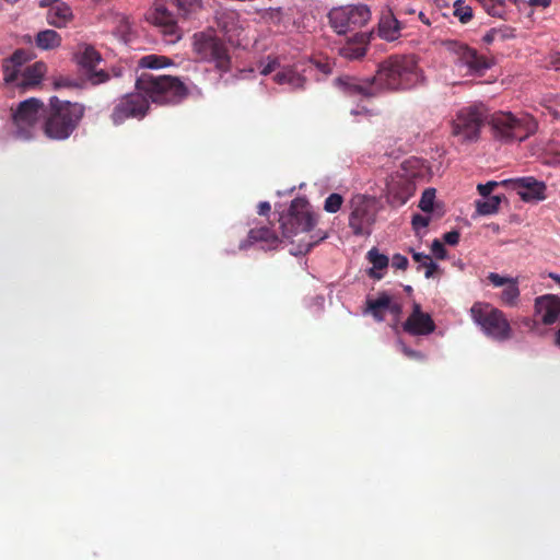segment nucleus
I'll use <instances>...</instances> for the list:
<instances>
[{"instance_id": "obj_1", "label": "nucleus", "mask_w": 560, "mask_h": 560, "mask_svg": "<svg viewBox=\"0 0 560 560\" xmlns=\"http://www.w3.org/2000/svg\"><path fill=\"white\" fill-rule=\"evenodd\" d=\"M85 114V106L78 102L50 96L45 107L42 124L44 135L56 141H63L77 130Z\"/></svg>"}, {"instance_id": "obj_2", "label": "nucleus", "mask_w": 560, "mask_h": 560, "mask_svg": "<svg viewBox=\"0 0 560 560\" xmlns=\"http://www.w3.org/2000/svg\"><path fill=\"white\" fill-rule=\"evenodd\" d=\"M381 93L409 90L424 81L413 56L394 55L382 61L375 72Z\"/></svg>"}, {"instance_id": "obj_3", "label": "nucleus", "mask_w": 560, "mask_h": 560, "mask_svg": "<svg viewBox=\"0 0 560 560\" xmlns=\"http://www.w3.org/2000/svg\"><path fill=\"white\" fill-rule=\"evenodd\" d=\"M135 89L145 94L150 104L176 106L190 94L189 86L179 77L142 72L135 82Z\"/></svg>"}, {"instance_id": "obj_4", "label": "nucleus", "mask_w": 560, "mask_h": 560, "mask_svg": "<svg viewBox=\"0 0 560 560\" xmlns=\"http://www.w3.org/2000/svg\"><path fill=\"white\" fill-rule=\"evenodd\" d=\"M282 242L290 241L301 234L313 233L317 224V215L312 211L307 199L294 198L288 211L279 217Z\"/></svg>"}, {"instance_id": "obj_5", "label": "nucleus", "mask_w": 560, "mask_h": 560, "mask_svg": "<svg viewBox=\"0 0 560 560\" xmlns=\"http://www.w3.org/2000/svg\"><path fill=\"white\" fill-rule=\"evenodd\" d=\"M493 137L501 141H524L538 128L537 121L529 115L515 117L511 113H497L490 119Z\"/></svg>"}, {"instance_id": "obj_6", "label": "nucleus", "mask_w": 560, "mask_h": 560, "mask_svg": "<svg viewBox=\"0 0 560 560\" xmlns=\"http://www.w3.org/2000/svg\"><path fill=\"white\" fill-rule=\"evenodd\" d=\"M472 320L488 337L505 341L512 338V328L504 313L486 302H476L470 307Z\"/></svg>"}, {"instance_id": "obj_7", "label": "nucleus", "mask_w": 560, "mask_h": 560, "mask_svg": "<svg viewBox=\"0 0 560 560\" xmlns=\"http://www.w3.org/2000/svg\"><path fill=\"white\" fill-rule=\"evenodd\" d=\"M45 107L43 101L36 97L19 103L12 115L15 138L30 140L36 135L40 118L45 117Z\"/></svg>"}, {"instance_id": "obj_8", "label": "nucleus", "mask_w": 560, "mask_h": 560, "mask_svg": "<svg viewBox=\"0 0 560 560\" xmlns=\"http://www.w3.org/2000/svg\"><path fill=\"white\" fill-rule=\"evenodd\" d=\"M351 208L349 228L352 233L369 235L381 209L380 201L375 197L357 195L351 199Z\"/></svg>"}, {"instance_id": "obj_9", "label": "nucleus", "mask_w": 560, "mask_h": 560, "mask_svg": "<svg viewBox=\"0 0 560 560\" xmlns=\"http://www.w3.org/2000/svg\"><path fill=\"white\" fill-rule=\"evenodd\" d=\"M151 105L145 94L135 91L122 95L115 104L110 119L114 125H120L127 119H143L150 112Z\"/></svg>"}, {"instance_id": "obj_10", "label": "nucleus", "mask_w": 560, "mask_h": 560, "mask_svg": "<svg viewBox=\"0 0 560 560\" xmlns=\"http://www.w3.org/2000/svg\"><path fill=\"white\" fill-rule=\"evenodd\" d=\"M328 18L336 33L343 35L365 25L371 18V12L365 4L346 5L332 9Z\"/></svg>"}, {"instance_id": "obj_11", "label": "nucleus", "mask_w": 560, "mask_h": 560, "mask_svg": "<svg viewBox=\"0 0 560 560\" xmlns=\"http://www.w3.org/2000/svg\"><path fill=\"white\" fill-rule=\"evenodd\" d=\"M486 119L483 105L462 108L453 120L452 133L462 137L463 141H475L479 138L480 128Z\"/></svg>"}, {"instance_id": "obj_12", "label": "nucleus", "mask_w": 560, "mask_h": 560, "mask_svg": "<svg viewBox=\"0 0 560 560\" xmlns=\"http://www.w3.org/2000/svg\"><path fill=\"white\" fill-rule=\"evenodd\" d=\"M334 82L348 96L374 98L382 94L375 74L363 78L341 75L336 78Z\"/></svg>"}, {"instance_id": "obj_13", "label": "nucleus", "mask_w": 560, "mask_h": 560, "mask_svg": "<svg viewBox=\"0 0 560 560\" xmlns=\"http://www.w3.org/2000/svg\"><path fill=\"white\" fill-rule=\"evenodd\" d=\"M74 60L79 67L85 70L88 79L93 85L108 81L109 74L106 71L95 70V67L102 61V56L94 46L90 44L78 45Z\"/></svg>"}, {"instance_id": "obj_14", "label": "nucleus", "mask_w": 560, "mask_h": 560, "mask_svg": "<svg viewBox=\"0 0 560 560\" xmlns=\"http://www.w3.org/2000/svg\"><path fill=\"white\" fill-rule=\"evenodd\" d=\"M444 47L457 57V61L466 66L471 73H482L491 67L490 62L476 49L457 40H445Z\"/></svg>"}, {"instance_id": "obj_15", "label": "nucleus", "mask_w": 560, "mask_h": 560, "mask_svg": "<svg viewBox=\"0 0 560 560\" xmlns=\"http://www.w3.org/2000/svg\"><path fill=\"white\" fill-rule=\"evenodd\" d=\"M502 186L516 191L523 201H540L546 198V184L533 176L501 180Z\"/></svg>"}, {"instance_id": "obj_16", "label": "nucleus", "mask_w": 560, "mask_h": 560, "mask_svg": "<svg viewBox=\"0 0 560 560\" xmlns=\"http://www.w3.org/2000/svg\"><path fill=\"white\" fill-rule=\"evenodd\" d=\"M196 49L199 52H203L206 57L212 60L222 72H228L231 69V58L226 46L212 37L205 39L203 42L196 43Z\"/></svg>"}, {"instance_id": "obj_17", "label": "nucleus", "mask_w": 560, "mask_h": 560, "mask_svg": "<svg viewBox=\"0 0 560 560\" xmlns=\"http://www.w3.org/2000/svg\"><path fill=\"white\" fill-rule=\"evenodd\" d=\"M402 328L411 336H427L435 330V324L430 314L422 312L420 304L415 303Z\"/></svg>"}, {"instance_id": "obj_18", "label": "nucleus", "mask_w": 560, "mask_h": 560, "mask_svg": "<svg viewBox=\"0 0 560 560\" xmlns=\"http://www.w3.org/2000/svg\"><path fill=\"white\" fill-rule=\"evenodd\" d=\"M535 313L540 315L542 324H553L560 314V298L552 294L538 296L535 300Z\"/></svg>"}, {"instance_id": "obj_19", "label": "nucleus", "mask_w": 560, "mask_h": 560, "mask_svg": "<svg viewBox=\"0 0 560 560\" xmlns=\"http://www.w3.org/2000/svg\"><path fill=\"white\" fill-rule=\"evenodd\" d=\"M149 20L164 28L167 34H174L176 27V16L171 12L162 1H155Z\"/></svg>"}, {"instance_id": "obj_20", "label": "nucleus", "mask_w": 560, "mask_h": 560, "mask_svg": "<svg viewBox=\"0 0 560 560\" xmlns=\"http://www.w3.org/2000/svg\"><path fill=\"white\" fill-rule=\"evenodd\" d=\"M370 36L368 33H355L353 38L339 49V52L343 58L349 60L360 59L366 52Z\"/></svg>"}, {"instance_id": "obj_21", "label": "nucleus", "mask_w": 560, "mask_h": 560, "mask_svg": "<svg viewBox=\"0 0 560 560\" xmlns=\"http://www.w3.org/2000/svg\"><path fill=\"white\" fill-rule=\"evenodd\" d=\"M47 67L44 62L37 61L28 66L21 74V79L16 82V86L25 91L27 89L38 85L45 73Z\"/></svg>"}, {"instance_id": "obj_22", "label": "nucleus", "mask_w": 560, "mask_h": 560, "mask_svg": "<svg viewBox=\"0 0 560 560\" xmlns=\"http://www.w3.org/2000/svg\"><path fill=\"white\" fill-rule=\"evenodd\" d=\"M416 185L409 179H400L388 188L390 202L395 206L405 205L415 194Z\"/></svg>"}, {"instance_id": "obj_23", "label": "nucleus", "mask_w": 560, "mask_h": 560, "mask_svg": "<svg viewBox=\"0 0 560 560\" xmlns=\"http://www.w3.org/2000/svg\"><path fill=\"white\" fill-rule=\"evenodd\" d=\"M72 19V10L66 2L50 7L46 14L47 23L57 28L65 27Z\"/></svg>"}, {"instance_id": "obj_24", "label": "nucleus", "mask_w": 560, "mask_h": 560, "mask_svg": "<svg viewBox=\"0 0 560 560\" xmlns=\"http://www.w3.org/2000/svg\"><path fill=\"white\" fill-rule=\"evenodd\" d=\"M214 20L217 26L224 34H230L238 27V13L231 9L220 8L215 10Z\"/></svg>"}, {"instance_id": "obj_25", "label": "nucleus", "mask_w": 560, "mask_h": 560, "mask_svg": "<svg viewBox=\"0 0 560 560\" xmlns=\"http://www.w3.org/2000/svg\"><path fill=\"white\" fill-rule=\"evenodd\" d=\"M273 80L278 84H287L291 90H303L305 86V78L291 68L283 69L275 74Z\"/></svg>"}, {"instance_id": "obj_26", "label": "nucleus", "mask_w": 560, "mask_h": 560, "mask_svg": "<svg viewBox=\"0 0 560 560\" xmlns=\"http://www.w3.org/2000/svg\"><path fill=\"white\" fill-rule=\"evenodd\" d=\"M177 14L184 20H195L202 11V0H172Z\"/></svg>"}, {"instance_id": "obj_27", "label": "nucleus", "mask_w": 560, "mask_h": 560, "mask_svg": "<svg viewBox=\"0 0 560 560\" xmlns=\"http://www.w3.org/2000/svg\"><path fill=\"white\" fill-rule=\"evenodd\" d=\"M378 35L388 42L397 39L400 35L399 21L393 14L382 18L378 24Z\"/></svg>"}, {"instance_id": "obj_28", "label": "nucleus", "mask_w": 560, "mask_h": 560, "mask_svg": "<svg viewBox=\"0 0 560 560\" xmlns=\"http://www.w3.org/2000/svg\"><path fill=\"white\" fill-rule=\"evenodd\" d=\"M387 306H389V294L386 292L380 293L376 299H369L366 301V311L371 313L377 322L385 319Z\"/></svg>"}, {"instance_id": "obj_29", "label": "nucleus", "mask_w": 560, "mask_h": 560, "mask_svg": "<svg viewBox=\"0 0 560 560\" xmlns=\"http://www.w3.org/2000/svg\"><path fill=\"white\" fill-rule=\"evenodd\" d=\"M249 243H275L282 242L277 232L268 225L252 228L248 232Z\"/></svg>"}, {"instance_id": "obj_30", "label": "nucleus", "mask_w": 560, "mask_h": 560, "mask_svg": "<svg viewBox=\"0 0 560 560\" xmlns=\"http://www.w3.org/2000/svg\"><path fill=\"white\" fill-rule=\"evenodd\" d=\"M61 36L54 30H44L35 36V44L42 50H51L61 45Z\"/></svg>"}, {"instance_id": "obj_31", "label": "nucleus", "mask_w": 560, "mask_h": 560, "mask_svg": "<svg viewBox=\"0 0 560 560\" xmlns=\"http://www.w3.org/2000/svg\"><path fill=\"white\" fill-rule=\"evenodd\" d=\"M368 259L373 265V267L369 270L370 277L374 279H381L383 275L378 272V270H383L388 266V257L386 255L380 254L376 247H372V249L368 253Z\"/></svg>"}, {"instance_id": "obj_32", "label": "nucleus", "mask_w": 560, "mask_h": 560, "mask_svg": "<svg viewBox=\"0 0 560 560\" xmlns=\"http://www.w3.org/2000/svg\"><path fill=\"white\" fill-rule=\"evenodd\" d=\"M173 65V61L161 55H147L139 59L138 67L142 69L159 70Z\"/></svg>"}, {"instance_id": "obj_33", "label": "nucleus", "mask_w": 560, "mask_h": 560, "mask_svg": "<svg viewBox=\"0 0 560 560\" xmlns=\"http://www.w3.org/2000/svg\"><path fill=\"white\" fill-rule=\"evenodd\" d=\"M502 196L494 195L476 201L477 212L480 214H492L498 211Z\"/></svg>"}, {"instance_id": "obj_34", "label": "nucleus", "mask_w": 560, "mask_h": 560, "mask_svg": "<svg viewBox=\"0 0 560 560\" xmlns=\"http://www.w3.org/2000/svg\"><path fill=\"white\" fill-rule=\"evenodd\" d=\"M413 259L418 264V269H424L425 278L433 277V273L438 269L436 264L433 261L431 255L413 252Z\"/></svg>"}, {"instance_id": "obj_35", "label": "nucleus", "mask_w": 560, "mask_h": 560, "mask_svg": "<svg viewBox=\"0 0 560 560\" xmlns=\"http://www.w3.org/2000/svg\"><path fill=\"white\" fill-rule=\"evenodd\" d=\"M520 290L515 279L510 281L501 293V300L505 305L514 306L517 304Z\"/></svg>"}, {"instance_id": "obj_36", "label": "nucleus", "mask_w": 560, "mask_h": 560, "mask_svg": "<svg viewBox=\"0 0 560 560\" xmlns=\"http://www.w3.org/2000/svg\"><path fill=\"white\" fill-rule=\"evenodd\" d=\"M454 15L458 18L460 23L466 24L472 19V9L464 0H456L454 2Z\"/></svg>"}, {"instance_id": "obj_37", "label": "nucleus", "mask_w": 560, "mask_h": 560, "mask_svg": "<svg viewBox=\"0 0 560 560\" xmlns=\"http://www.w3.org/2000/svg\"><path fill=\"white\" fill-rule=\"evenodd\" d=\"M2 70H3V81L5 84H11V83L18 82L20 67L15 66L8 59H4L3 63H2Z\"/></svg>"}, {"instance_id": "obj_38", "label": "nucleus", "mask_w": 560, "mask_h": 560, "mask_svg": "<svg viewBox=\"0 0 560 560\" xmlns=\"http://www.w3.org/2000/svg\"><path fill=\"white\" fill-rule=\"evenodd\" d=\"M491 16L502 18L504 0H478Z\"/></svg>"}, {"instance_id": "obj_39", "label": "nucleus", "mask_w": 560, "mask_h": 560, "mask_svg": "<svg viewBox=\"0 0 560 560\" xmlns=\"http://www.w3.org/2000/svg\"><path fill=\"white\" fill-rule=\"evenodd\" d=\"M435 189L434 188H427L422 192L421 199L419 201V208L423 212H430L433 209V203L435 199Z\"/></svg>"}, {"instance_id": "obj_40", "label": "nucleus", "mask_w": 560, "mask_h": 560, "mask_svg": "<svg viewBox=\"0 0 560 560\" xmlns=\"http://www.w3.org/2000/svg\"><path fill=\"white\" fill-rule=\"evenodd\" d=\"M342 202H343V198L341 195L336 194V192L330 194L325 200L324 209H325V211H327L329 213H335L338 210H340Z\"/></svg>"}, {"instance_id": "obj_41", "label": "nucleus", "mask_w": 560, "mask_h": 560, "mask_svg": "<svg viewBox=\"0 0 560 560\" xmlns=\"http://www.w3.org/2000/svg\"><path fill=\"white\" fill-rule=\"evenodd\" d=\"M9 61L14 63L18 67H22L24 63L32 59V55L25 49H16L10 58H7Z\"/></svg>"}, {"instance_id": "obj_42", "label": "nucleus", "mask_w": 560, "mask_h": 560, "mask_svg": "<svg viewBox=\"0 0 560 560\" xmlns=\"http://www.w3.org/2000/svg\"><path fill=\"white\" fill-rule=\"evenodd\" d=\"M498 186H502L501 182H495V180H490V182H487L486 184H479L477 186V189H478V192L483 197V198H487V197H491V192L493 191V189Z\"/></svg>"}, {"instance_id": "obj_43", "label": "nucleus", "mask_w": 560, "mask_h": 560, "mask_svg": "<svg viewBox=\"0 0 560 560\" xmlns=\"http://www.w3.org/2000/svg\"><path fill=\"white\" fill-rule=\"evenodd\" d=\"M494 28H495V33H497V38H500L501 40L511 39L516 36L515 28H513L511 26L503 25V26L494 27Z\"/></svg>"}, {"instance_id": "obj_44", "label": "nucleus", "mask_w": 560, "mask_h": 560, "mask_svg": "<svg viewBox=\"0 0 560 560\" xmlns=\"http://www.w3.org/2000/svg\"><path fill=\"white\" fill-rule=\"evenodd\" d=\"M400 350L404 353V355L410 360L423 361L425 358L422 352L413 350V349L407 347L405 343L400 345Z\"/></svg>"}, {"instance_id": "obj_45", "label": "nucleus", "mask_w": 560, "mask_h": 560, "mask_svg": "<svg viewBox=\"0 0 560 560\" xmlns=\"http://www.w3.org/2000/svg\"><path fill=\"white\" fill-rule=\"evenodd\" d=\"M430 222L429 217H424L421 214H415L412 217V226L416 231H419L422 228H427Z\"/></svg>"}, {"instance_id": "obj_46", "label": "nucleus", "mask_w": 560, "mask_h": 560, "mask_svg": "<svg viewBox=\"0 0 560 560\" xmlns=\"http://www.w3.org/2000/svg\"><path fill=\"white\" fill-rule=\"evenodd\" d=\"M488 279L495 287H501V285L508 284L510 281L513 280V279H510V278H504V277H502V276H500L498 273H494V272H490L489 276H488Z\"/></svg>"}, {"instance_id": "obj_47", "label": "nucleus", "mask_w": 560, "mask_h": 560, "mask_svg": "<svg viewBox=\"0 0 560 560\" xmlns=\"http://www.w3.org/2000/svg\"><path fill=\"white\" fill-rule=\"evenodd\" d=\"M408 266V259L407 257L402 256V255H394L393 259H392V267L396 268V269H401V270H405Z\"/></svg>"}, {"instance_id": "obj_48", "label": "nucleus", "mask_w": 560, "mask_h": 560, "mask_svg": "<svg viewBox=\"0 0 560 560\" xmlns=\"http://www.w3.org/2000/svg\"><path fill=\"white\" fill-rule=\"evenodd\" d=\"M54 85V89L55 90H58V89H61V88H73V86H78V84L68 79V78H59V79H56L52 83Z\"/></svg>"}, {"instance_id": "obj_49", "label": "nucleus", "mask_w": 560, "mask_h": 560, "mask_svg": "<svg viewBox=\"0 0 560 560\" xmlns=\"http://www.w3.org/2000/svg\"><path fill=\"white\" fill-rule=\"evenodd\" d=\"M443 240L447 245H456L459 242V233L456 230L444 233Z\"/></svg>"}, {"instance_id": "obj_50", "label": "nucleus", "mask_w": 560, "mask_h": 560, "mask_svg": "<svg viewBox=\"0 0 560 560\" xmlns=\"http://www.w3.org/2000/svg\"><path fill=\"white\" fill-rule=\"evenodd\" d=\"M271 210V205L268 201H260L257 206V213L267 217Z\"/></svg>"}, {"instance_id": "obj_51", "label": "nucleus", "mask_w": 560, "mask_h": 560, "mask_svg": "<svg viewBox=\"0 0 560 560\" xmlns=\"http://www.w3.org/2000/svg\"><path fill=\"white\" fill-rule=\"evenodd\" d=\"M327 234L320 231H317L315 234L311 235V241L306 245H316L317 243L326 240Z\"/></svg>"}, {"instance_id": "obj_52", "label": "nucleus", "mask_w": 560, "mask_h": 560, "mask_svg": "<svg viewBox=\"0 0 560 560\" xmlns=\"http://www.w3.org/2000/svg\"><path fill=\"white\" fill-rule=\"evenodd\" d=\"M497 38V33H495V28H491L482 37V42L490 45L494 42V39Z\"/></svg>"}, {"instance_id": "obj_53", "label": "nucleus", "mask_w": 560, "mask_h": 560, "mask_svg": "<svg viewBox=\"0 0 560 560\" xmlns=\"http://www.w3.org/2000/svg\"><path fill=\"white\" fill-rule=\"evenodd\" d=\"M387 312L398 315L401 312V305L393 303L392 298L389 296V306H387Z\"/></svg>"}, {"instance_id": "obj_54", "label": "nucleus", "mask_w": 560, "mask_h": 560, "mask_svg": "<svg viewBox=\"0 0 560 560\" xmlns=\"http://www.w3.org/2000/svg\"><path fill=\"white\" fill-rule=\"evenodd\" d=\"M434 256L438 259H443L446 256V247H431Z\"/></svg>"}, {"instance_id": "obj_55", "label": "nucleus", "mask_w": 560, "mask_h": 560, "mask_svg": "<svg viewBox=\"0 0 560 560\" xmlns=\"http://www.w3.org/2000/svg\"><path fill=\"white\" fill-rule=\"evenodd\" d=\"M528 3L533 7L547 8L550 5L551 0H528Z\"/></svg>"}, {"instance_id": "obj_56", "label": "nucleus", "mask_w": 560, "mask_h": 560, "mask_svg": "<svg viewBox=\"0 0 560 560\" xmlns=\"http://www.w3.org/2000/svg\"><path fill=\"white\" fill-rule=\"evenodd\" d=\"M275 67H276V61H270L266 66L262 67V69L260 70V73L262 75H267L275 70Z\"/></svg>"}, {"instance_id": "obj_57", "label": "nucleus", "mask_w": 560, "mask_h": 560, "mask_svg": "<svg viewBox=\"0 0 560 560\" xmlns=\"http://www.w3.org/2000/svg\"><path fill=\"white\" fill-rule=\"evenodd\" d=\"M311 247H299L298 250H291L290 254L293 256H304L310 252Z\"/></svg>"}, {"instance_id": "obj_58", "label": "nucleus", "mask_w": 560, "mask_h": 560, "mask_svg": "<svg viewBox=\"0 0 560 560\" xmlns=\"http://www.w3.org/2000/svg\"><path fill=\"white\" fill-rule=\"evenodd\" d=\"M58 4L60 3V0H40L39 1V7L40 8H48V7H54L52 4Z\"/></svg>"}, {"instance_id": "obj_59", "label": "nucleus", "mask_w": 560, "mask_h": 560, "mask_svg": "<svg viewBox=\"0 0 560 560\" xmlns=\"http://www.w3.org/2000/svg\"><path fill=\"white\" fill-rule=\"evenodd\" d=\"M419 19H420L424 24L430 25V21H429V19L424 15V13H423V12H420V13H419Z\"/></svg>"}, {"instance_id": "obj_60", "label": "nucleus", "mask_w": 560, "mask_h": 560, "mask_svg": "<svg viewBox=\"0 0 560 560\" xmlns=\"http://www.w3.org/2000/svg\"><path fill=\"white\" fill-rule=\"evenodd\" d=\"M533 320L530 318H524L523 324L527 327H532Z\"/></svg>"}, {"instance_id": "obj_61", "label": "nucleus", "mask_w": 560, "mask_h": 560, "mask_svg": "<svg viewBox=\"0 0 560 560\" xmlns=\"http://www.w3.org/2000/svg\"><path fill=\"white\" fill-rule=\"evenodd\" d=\"M431 245L438 246V245H443V244H442L441 240H439V238H434V240L432 241Z\"/></svg>"}, {"instance_id": "obj_62", "label": "nucleus", "mask_w": 560, "mask_h": 560, "mask_svg": "<svg viewBox=\"0 0 560 560\" xmlns=\"http://www.w3.org/2000/svg\"><path fill=\"white\" fill-rule=\"evenodd\" d=\"M552 279H555L558 283H560V276L550 275Z\"/></svg>"}, {"instance_id": "obj_63", "label": "nucleus", "mask_w": 560, "mask_h": 560, "mask_svg": "<svg viewBox=\"0 0 560 560\" xmlns=\"http://www.w3.org/2000/svg\"><path fill=\"white\" fill-rule=\"evenodd\" d=\"M552 115H553L555 118H559L560 117V115L556 110L552 112Z\"/></svg>"}, {"instance_id": "obj_64", "label": "nucleus", "mask_w": 560, "mask_h": 560, "mask_svg": "<svg viewBox=\"0 0 560 560\" xmlns=\"http://www.w3.org/2000/svg\"><path fill=\"white\" fill-rule=\"evenodd\" d=\"M9 3H16L19 0H5Z\"/></svg>"}]
</instances>
